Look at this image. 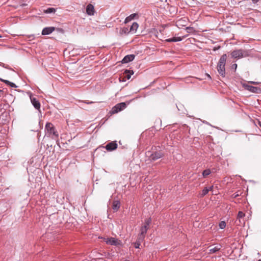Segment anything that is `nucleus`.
Instances as JSON below:
<instances>
[{"label":"nucleus","mask_w":261,"mask_h":261,"mask_svg":"<svg viewBox=\"0 0 261 261\" xmlns=\"http://www.w3.org/2000/svg\"><path fill=\"white\" fill-rule=\"evenodd\" d=\"M80 102H83V103H87V104H91V103H93L94 102L93 101H86V100L80 101Z\"/></svg>","instance_id":"7c9ffc66"},{"label":"nucleus","mask_w":261,"mask_h":261,"mask_svg":"<svg viewBox=\"0 0 261 261\" xmlns=\"http://www.w3.org/2000/svg\"><path fill=\"white\" fill-rule=\"evenodd\" d=\"M232 69H234V70H236L237 68V64H233L231 66Z\"/></svg>","instance_id":"72a5a7b5"},{"label":"nucleus","mask_w":261,"mask_h":261,"mask_svg":"<svg viewBox=\"0 0 261 261\" xmlns=\"http://www.w3.org/2000/svg\"><path fill=\"white\" fill-rule=\"evenodd\" d=\"M219 228L220 229H224L226 227V223L225 221H221L219 224Z\"/></svg>","instance_id":"cd10ccee"},{"label":"nucleus","mask_w":261,"mask_h":261,"mask_svg":"<svg viewBox=\"0 0 261 261\" xmlns=\"http://www.w3.org/2000/svg\"><path fill=\"white\" fill-rule=\"evenodd\" d=\"M245 216V215L243 212L239 211L238 214V216H237V220H239V222L241 223V219H243L244 218Z\"/></svg>","instance_id":"412c9836"},{"label":"nucleus","mask_w":261,"mask_h":261,"mask_svg":"<svg viewBox=\"0 0 261 261\" xmlns=\"http://www.w3.org/2000/svg\"><path fill=\"white\" fill-rule=\"evenodd\" d=\"M187 24V18L186 17L181 18L178 19L176 22V25L177 27H184Z\"/></svg>","instance_id":"9d476101"},{"label":"nucleus","mask_w":261,"mask_h":261,"mask_svg":"<svg viewBox=\"0 0 261 261\" xmlns=\"http://www.w3.org/2000/svg\"><path fill=\"white\" fill-rule=\"evenodd\" d=\"M126 107V105L125 102H120L116 105L112 109V113L115 114L124 110Z\"/></svg>","instance_id":"423d86ee"},{"label":"nucleus","mask_w":261,"mask_h":261,"mask_svg":"<svg viewBox=\"0 0 261 261\" xmlns=\"http://www.w3.org/2000/svg\"><path fill=\"white\" fill-rule=\"evenodd\" d=\"M251 1L254 4L257 3L259 1V0H251Z\"/></svg>","instance_id":"e433bc0d"},{"label":"nucleus","mask_w":261,"mask_h":261,"mask_svg":"<svg viewBox=\"0 0 261 261\" xmlns=\"http://www.w3.org/2000/svg\"><path fill=\"white\" fill-rule=\"evenodd\" d=\"M163 156L164 153L161 151H154L150 154L149 158L150 160L154 161L162 158Z\"/></svg>","instance_id":"0eeeda50"},{"label":"nucleus","mask_w":261,"mask_h":261,"mask_svg":"<svg viewBox=\"0 0 261 261\" xmlns=\"http://www.w3.org/2000/svg\"><path fill=\"white\" fill-rule=\"evenodd\" d=\"M151 219L150 218L146 219L145 220V223H144V225H143V226H146V227L149 228V226L150 224L151 223Z\"/></svg>","instance_id":"bb28decb"},{"label":"nucleus","mask_w":261,"mask_h":261,"mask_svg":"<svg viewBox=\"0 0 261 261\" xmlns=\"http://www.w3.org/2000/svg\"><path fill=\"white\" fill-rule=\"evenodd\" d=\"M136 15H137V14H136V13H133V14H130L129 16L126 17V18L124 20V23H127L128 22L130 21L131 20H132L133 19H134L135 18V17L136 16Z\"/></svg>","instance_id":"6ab92c4d"},{"label":"nucleus","mask_w":261,"mask_h":261,"mask_svg":"<svg viewBox=\"0 0 261 261\" xmlns=\"http://www.w3.org/2000/svg\"><path fill=\"white\" fill-rule=\"evenodd\" d=\"M56 9L54 8H48L46 10H44V12L45 13H55L56 12Z\"/></svg>","instance_id":"b1692460"},{"label":"nucleus","mask_w":261,"mask_h":261,"mask_svg":"<svg viewBox=\"0 0 261 261\" xmlns=\"http://www.w3.org/2000/svg\"><path fill=\"white\" fill-rule=\"evenodd\" d=\"M231 55L232 58L238 59L247 56V52L242 49L233 50Z\"/></svg>","instance_id":"20e7f679"},{"label":"nucleus","mask_w":261,"mask_h":261,"mask_svg":"<svg viewBox=\"0 0 261 261\" xmlns=\"http://www.w3.org/2000/svg\"><path fill=\"white\" fill-rule=\"evenodd\" d=\"M125 73H126V77L127 79H129L131 77V75H132L134 73V72L133 70L131 71V72L129 70H126L125 71Z\"/></svg>","instance_id":"393cba45"},{"label":"nucleus","mask_w":261,"mask_h":261,"mask_svg":"<svg viewBox=\"0 0 261 261\" xmlns=\"http://www.w3.org/2000/svg\"><path fill=\"white\" fill-rule=\"evenodd\" d=\"M239 196V194L238 193V192H236L233 194V197L234 198H236V197H238Z\"/></svg>","instance_id":"f704fd0d"},{"label":"nucleus","mask_w":261,"mask_h":261,"mask_svg":"<svg viewBox=\"0 0 261 261\" xmlns=\"http://www.w3.org/2000/svg\"><path fill=\"white\" fill-rule=\"evenodd\" d=\"M211 173V170L209 169H207L204 170L202 172V176H203V177H206V176L209 175Z\"/></svg>","instance_id":"5701e85b"},{"label":"nucleus","mask_w":261,"mask_h":261,"mask_svg":"<svg viewBox=\"0 0 261 261\" xmlns=\"http://www.w3.org/2000/svg\"><path fill=\"white\" fill-rule=\"evenodd\" d=\"M94 8L92 4H88L86 7V12L88 15H93L94 14Z\"/></svg>","instance_id":"ddd939ff"},{"label":"nucleus","mask_w":261,"mask_h":261,"mask_svg":"<svg viewBox=\"0 0 261 261\" xmlns=\"http://www.w3.org/2000/svg\"><path fill=\"white\" fill-rule=\"evenodd\" d=\"M9 85L11 87H13V88H16L17 87V86L13 83H12L11 82V83H10L9 84Z\"/></svg>","instance_id":"2f4dec72"},{"label":"nucleus","mask_w":261,"mask_h":261,"mask_svg":"<svg viewBox=\"0 0 261 261\" xmlns=\"http://www.w3.org/2000/svg\"><path fill=\"white\" fill-rule=\"evenodd\" d=\"M103 239L104 242H105L108 245L116 246H121L122 245L121 241L115 238H103Z\"/></svg>","instance_id":"7ed1b4c3"},{"label":"nucleus","mask_w":261,"mask_h":261,"mask_svg":"<svg viewBox=\"0 0 261 261\" xmlns=\"http://www.w3.org/2000/svg\"><path fill=\"white\" fill-rule=\"evenodd\" d=\"M0 80H1L2 82H3L5 83V84H7V85H9V84L10 83H11V82H10L9 81H8V80H3V79H0Z\"/></svg>","instance_id":"c756f323"},{"label":"nucleus","mask_w":261,"mask_h":261,"mask_svg":"<svg viewBox=\"0 0 261 261\" xmlns=\"http://www.w3.org/2000/svg\"><path fill=\"white\" fill-rule=\"evenodd\" d=\"M258 125L259 126V127H260V128H261V121H258Z\"/></svg>","instance_id":"4c0bfd02"},{"label":"nucleus","mask_w":261,"mask_h":261,"mask_svg":"<svg viewBox=\"0 0 261 261\" xmlns=\"http://www.w3.org/2000/svg\"><path fill=\"white\" fill-rule=\"evenodd\" d=\"M148 229V227H146V226H143L140 228V232L139 233L146 236Z\"/></svg>","instance_id":"4be33fe9"},{"label":"nucleus","mask_w":261,"mask_h":261,"mask_svg":"<svg viewBox=\"0 0 261 261\" xmlns=\"http://www.w3.org/2000/svg\"><path fill=\"white\" fill-rule=\"evenodd\" d=\"M120 203L119 201H118V200L114 201V202H113L112 208L114 211H115V212L119 210V208H120Z\"/></svg>","instance_id":"f3484780"},{"label":"nucleus","mask_w":261,"mask_h":261,"mask_svg":"<svg viewBox=\"0 0 261 261\" xmlns=\"http://www.w3.org/2000/svg\"><path fill=\"white\" fill-rule=\"evenodd\" d=\"M221 249V245H217L213 248H212L211 249H210L209 251H210V253H216V252L218 251L219 250H220Z\"/></svg>","instance_id":"aec40b11"},{"label":"nucleus","mask_w":261,"mask_h":261,"mask_svg":"<svg viewBox=\"0 0 261 261\" xmlns=\"http://www.w3.org/2000/svg\"><path fill=\"white\" fill-rule=\"evenodd\" d=\"M118 145L116 141H112L108 143L105 146H103V148L106 149L108 151H112L117 149Z\"/></svg>","instance_id":"6e6552de"},{"label":"nucleus","mask_w":261,"mask_h":261,"mask_svg":"<svg viewBox=\"0 0 261 261\" xmlns=\"http://www.w3.org/2000/svg\"><path fill=\"white\" fill-rule=\"evenodd\" d=\"M30 99L32 104L34 106V107L36 109L39 110L40 108V103L39 100L35 97H33L32 96H30Z\"/></svg>","instance_id":"1a4fd4ad"},{"label":"nucleus","mask_w":261,"mask_h":261,"mask_svg":"<svg viewBox=\"0 0 261 261\" xmlns=\"http://www.w3.org/2000/svg\"><path fill=\"white\" fill-rule=\"evenodd\" d=\"M55 30V28L54 27H49L44 28L42 31V35H47L50 34L53 32Z\"/></svg>","instance_id":"9b49d317"},{"label":"nucleus","mask_w":261,"mask_h":261,"mask_svg":"<svg viewBox=\"0 0 261 261\" xmlns=\"http://www.w3.org/2000/svg\"><path fill=\"white\" fill-rule=\"evenodd\" d=\"M3 64H4L3 63H1V64H0V66H3Z\"/></svg>","instance_id":"ea45409f"},{"label":"nucleus","mask_w":261,"mask_h":261,"mask_svg":"<svg viewBox=\"0 0 261 261\" xmlns=\"http://www.w3.org/2000/svg\"><path fill=\"white\" fill-rule=\"evenodd\" d=\"M2 37V36L1 35H0V38Z\"/></svg>","instance_id":"a19ab883"},{"label":"nucleus","mask_w":261,"mask_h":261,"mask_svg":"<svg viewBox=\"0 0 261 261\" xmlns=\"http://www.w3.org/2000/svg\"><path fill=\"white\" fill-rule=\"evenodd\" d=\"M258 261H261V259H259Z\"/></svg>","instance_id":"79ce46f5"},{"label":"nucleus","mask_w":261,"mask_h":261,"mask_svg":"<svg viewBox=\"0 0 261 261\" xmlns=\"http://www.w3.org/2000/svg\"><path fill=\"white\" fill-rule=\"evenodd\" d=\"M193 30H194L193 28H192V27H189L186 28V30L188 32H189V31H193Z\"/></svg>","instance_id":"473e14b6"},{"label":"nucleus","mask_w":261,"mask_h":261,"mask_svg":"<svg viewBox=\"0 0 261 261\" xmlns=\"http://www.w3.org/2000/svg\"><path fill=\"white\" fill-rule=\"evenodd\" d=\"M135 56L134 55H128L125 56L122 60V63H127L132 61L135 59Z\"/></svg>","instance_id":"f8f14e48"},{"label":"nucleus","mask_w":261,"mask_h":261,"mask_svg":"<svg viewBox=\"0 0 261 261\" xmlns=\"http://www.w3.org/2000/svg\"><path fill=\"white\" fill-rule=\"evenodd\" d=\"M141 243H142L141 242L136 240V241L135 243H134V245L135 248H139V247H140Z\"/></svg>","instance_id":"c85d7f7f"},{"label":"nucleus","mask_w":261,"mask_h":261,"mask_svg":"<svg viewBox=\"0 0 261 261\" xmlns=\"http://www.w3.org/2000/svg\"><path fill=\"white\" fill-rule=\"evenodd\" d=\"M139 24L137 22H134L129 28L130 33L134 34L135 33L138 28Z\"/></svg>","instance_id":"4468645a"},{"label":"nucleus","mask_w":261,"mask_h":261,"mask_svg":"<svg viewBox=\"0 0 261 261\" xmlns=\"http://www.w3.org/2000/svg\"><path fill=\"white\" fill-rule=\"evenodd\" d=\"M243 87L245 88V89L253 93H260L261 92V89L260 88L249 85L248 84H243Z\"/></svg>","instance_id":"39448f33"},{"label":"nucleus","mask_w":261,"mask_h":261,"mask_svg":"<svg viewBox=\"0 0 261 261\" xmlns=\"http://www.w3.org/2000/svg\"><path fill=\"white\" fill-rule=\"evenodd\" d=\"M2 91L1 90H0V92H2Z\"/></svg>","instance_id":"37998d69"},{"label":"nucleus","mask_w":261,"mask_h":261,"mask_svg":"<svg viewBox=\"0 0 261 261\" xmlns=\"http://www.w3.org/2000/svg\"><path fill=\"white\" fill-rule=\"evenodd\" d=\"M145 237V235L142 234L141 233H139L138 235L137 240L142 242L144 241Z\"/></svg>","instance_id":"a878e982"},{"label":"nucleus","mask_w":261,"mask_h":261,"mask_svg":"<svg viewBox=\"0 0 261 261\" xmlns=\"http://www.w3.org/2000/svg\"><path fill=\"white\" fill-rule=\"evenodd\" d=\"M249 83H250L251 84H258L259 83L258 82H253V81L249 82Z\"/></svg>","instance_id":"c9c22d12"},{"label":"nucleus","mask_w":261,"mask_h":261,"mask_svg":"<svg viewBox=\"0 0 261 261\" xmlns=\"http://www.w3.org/2000/svg\"><path fill=\"white\" fill-rule=\"evenodd\" d=\"M29 38H34V36L33 35H32L29 36Z\"/></svg>","instance_id":"58836bf2"},{"label":"nucleus","mask_w":261,"mask_h":261,"mask_svg":"<svg viewBox=\"0 0 261 261\" xmlns=\"http://www.w3.org/2000/svg\"><path fill=\"white\" fill-rule=\"evenodd\" d=\"M227 59L226 54H223L219 59L217 65V70L219 73L222 76H225V64Z\"/></svg>","instance_id":"f257e3e1"},{"label":"nucleus","mask_w":261,"mask_h":261,"mask_svg":"<svg viewBox=\"0 0 261 261\" xmlns=\"http://www.w3.org/2000/svg\"><path fill=\"white\" fill-rule=\"evenodd\" d=\"M120 34L122 35H128L129 33H130L129 31V29L127 27H123L121 28L119 32Z\"/></svg>","instance_id":"a211bd4d"},{"label":"nucleus","mask_w":261,"mask_h":261,"mask_svg":"<svg viewBox=\"0 0 261 261\" xmlns=\"http://www.w3.org/2000/svg\"><path fill=\"white\" fill-rule=\"evenodd\" d=\"M213 188V186H211L209 188H207V187H205L202 191V192L200 194V196L201 197H203L205 195H206L208 192L210 191H212V189Z\"/></svg>","instance_id":"2eb2a0df"},{"label":"nucleus","mask_w":261,"mask_h":261,"mask_svg":"<svg viewBox=\"0 0 261 261\" xmlns=\"http://www.w3.org/2000/svg\"><path fill=\"white\" fill-rule=\"evenodd\" d=\"M182 38L180 37H174L171 38L167 39H166V41L168 42H179L182 40Z\"/></svg>","instance_id":"dca6fc26"},{"label":"nucleus","mask_w":261,"mask_h":261,"mask_svg":"<svg viewBox=\"0 0 261 261\" xmlns=\"http://www.w3.org/2000/svg\"><path fill=\"white\" fill-rule=\"evenodd\" d=\"M45 129L47 131V133L49 135H51V138L54 139L58 138L59 134L56 130L54 125L50 122H47L45 124Z\"/></svg>","instance_id":"f03ea898"}]
</instances>
